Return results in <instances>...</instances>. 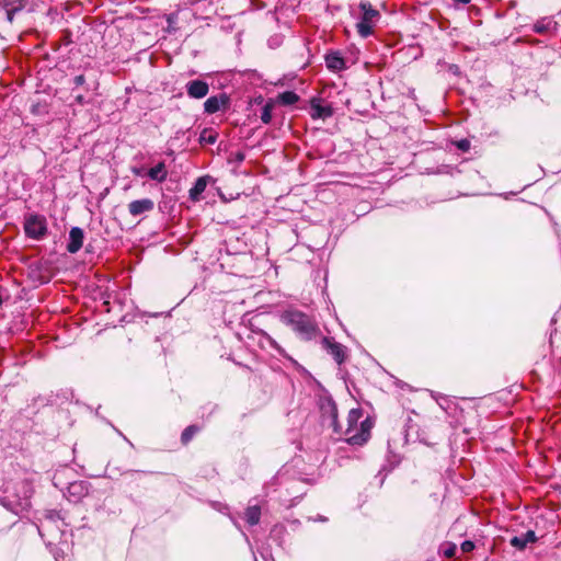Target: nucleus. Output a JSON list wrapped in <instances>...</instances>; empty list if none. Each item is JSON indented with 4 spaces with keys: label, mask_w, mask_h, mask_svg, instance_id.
<instances>
[{
    "label": "nucleus",
    "mask_w": 561,
    "mask_h": 561,
    "mask_svg": "<svg viewBox=\"0 0 561 561\" xmlns=\"http://www.w3.org/2000/svg\"><path fill=\"white\" fill-rule=\"evenodd\" d=\"M76 101H77L78 103L82 104V103H83V101H84V98H83L82 95H78V96L76 98Z\"/></svg>",
    "instance_id": "obj_42"
},
{
    "label": "nucleus",
    "mask_w": 561,
    "mask_h": 561,
    "mask_svg": "<svg viewBox=\"0 0 561 561\" xmlns=\"http://www.w3.org/2000/svg\"><path fill=\"white\" fill-rule=\"evenodd\" d=\"M131 172L137 175V176H142L144 173H145V169L144 168H137V167H134L131 168Z\"/></svg>",
    "instance_id": "obj_39"
},
{
    "label": "nucleus",
    "mask_w": 561,
    "mask_h": 561,
    "mask_svg": "<svg viewBox=\"0 0 561 561\" xmlns=\"http://www.w3.org/2000/svg\"><path fill=\"white\" fill-rule=\"evenodd\" d=\"M207 186V179L205 176L198 178L192 188L188 192V196L191 201L197 202L201 198V195L205 192Z\"/></svg>",
    "instance_id": "obj_20"
},
{
    "label": "nucleus",
    "mask_w": 561,
    "mask_h": 561,
    "mask_svg": "<svg viewBox=\"0 0 561 561\" xmlns=\"http://www.w3.org/2000/svg\"><path fill=\"white\" fill-rule=\"evenodd\" d=\"M85 82V78L83 75H78L73 78V83L76 87H80L82 84H84Z\"/></svg>",
    "instance_id": "obj_36"
},
{
    "label": "nucleus",
    "mask_w": 561,
    "mask_h": 561,
    "mask_svg": "<svg viewBox=\"0 0 561 561\" xmlns=\"http://www.w3.org/2000/svg\"><path fill=\"white\" fill-rule=\"evenodd\" d=\"M219 0H190L188 2H184V5L191 4L195 7V14L197 13H211L215 12V4Z\"/></svg>",
    "instance_id": "obj_18"
},
{
    "label": "nucleus",
    "mask_w": 561,
    "mask_h": 561,
    "mask_svg": "<svg viewBox=\"0 0 561 561\" xmlns=\"http://www.w3.org/2000/svg\"><path fill=\"white\" fill-rule=\"evenodd\" d=\"M538 540L534 530H527L520 536H514L510 540V545L517 550H524L528 543L536 542Z\"/></svg>",
    "instance_id": "obj_17"
},
{
    "label": "nucleus",
    "mask_w": 561,
    "mask_h": 561,
    "mask_svg": "<svg viewBox=\"0 0 561 561\" xmlns=\"http://www.w3.org/2000/svg\"><path fill=\"white\" fill-rule=\"evenodd\" d=\"M154 203L151 198H141L133 201L128 204V211L131 216L137 217L153 210Z\"/></svg>",
    "instance_id": "obj_13"
},
{
    "label": "nucleus",
    "mask_w": 561,
    "mask_h": 561,
    "mask_svg": "<svg viewBox=\"0 0 561 561\" xmlns=\"http://www.w3.org/2000/svg\"><path fill=\"white\" fill-rule=\"evenodd\" d=\"M264 339L266 341V343L274 350L276 351H279V346L278 344L276 343L275 340H273L270 335H264Z\"/></svg>",
    "instance_id": "obj_35"
},
{
    "label": "nucleus",
    "mask_w": 561,
    "mask_h": 561,
    "mask_svg": "<svg viewBox=\"0 0 561 561\" xmlns=\"http://www.w3.org/2000/svg\"><path fill=\"white\" fill-rule=\"evenodd\" d=\"M115 431L124 438V440H126L130 446H133L130 440L126 436H124L122 432H119L117 428H115Z\"/></svg>",
    "instance_id": "obj_40"
},
{
    "label": "nucleus",
    "mask_w": 561,
    "mask_h": 561,
    "mask_svg": "<svg viewBox=\"0 0 561 561\" xmlns=\"http://www.w3.org/2000/svg\"><path fill=\"white\" fill-rule=\"evenodd\" d=\"M347 423H348V427H347V431H348L351 428V411L348 412Z\"/></svg>",
    "instance_id": "obj_44"
},
{
    "label": "nucleus",
    "mask_w": 561,
    "mask_h": 561,
    "mask_svg": "<svg viewBox=\"0 0 561 561\" xmlns=\"http://www.w3.org/2000/svg\"><path fill=\"white\" fill-rule=\"evenodd\" d=\"M287 533V529L284 525L277 524L274 525L271 529V537L274 541H277L278 545H282L283 537Z\"/></svg>",
    "instance_id": "obj_26"
},
{
    "label": "nucleus",
    "mask_w": 561,
    "mask_h": 561,
    "mask_svg": "<svg viewBox=\"0 0 561 561\" xmlns=\"http://www.w3.org/2000/svg\"><path fill=\"white\" fill-rule=\"evenodd\" d=\"M201 426L195 424L185 427L181 434L182 444L187 445L194 438V436L201 432Z\"/></svg>",
    "instance_id": "obj_23"
},
{
    "label": "nucleus",
    "mask_w": 561,
    "mask_h": 561,
    "mask_svg": "<svg viewBox=\"0 0 561 561\" xmlns=\"http://www.w3.org/2000/svg\"><path fill=\"white\" fill-rule=\"evenodd\" d=\"M308 519L311 522H321V523H325L328 520V518L323 515H317L314 517H309Z\"/></svg>",
    "instance_id": "obj_38"
},
{
    "label": "nucleus",
    "mask_w": 561,
    "mask_h": 561,
    "mask_svg": "<svg viewBox=\"0 0 561 561\" xmlns=\"http://www.w3.org/2000/svg\"><path fill=\"white\" fill-rule=\"evenodd\" d=\"M352 414H353V424L357 423L364 416V410L353 408Z\"/></svg>",
    "instance_id": "obj_33"
},
{
    "label": "nucleus",
    "mask_w": 561,
    "mask_h": 561,
    "mask_svg": "<svg viewBox=\"0 0 561 561\" xmlns=\"http://www.w3.org/2000/svg\"><path fill=\"white\" fill-rule=\"evenodd\" d=\"M181 10V8L179 7L176 12H172L170 14L167 15V27H165V32H168L169 34H174L176 31H178V20H179V11Z\"/></svg>",
    "instance_id": "obj_24"
},
{
    "label": "nucleus",
    "mask_w": 561,
    "mask_h": 561,
    "mask_svg": "<svg viewBox=\"0 0 561 561\" xmlns=\"http://www.w3.org/2000/svg\"><path fill=\"white\" fill-rule=\"evenodd\" d=\"M456 147L462 151V152H467L469 149H470V141L466 138L463 139H460L456 142Z\"/></svg>",
    "instance_id": "obj_30"
},
{
    "label": "nucleus",
    "mask_w": 561,
    "mask_h": 561,
    "mask_svg": "<svg viewBox=\"0 0 561 561\" xmlns=\"http://www.w3.org/2000/svg\"><path fill=\"white\" fill-rule=\"evenodd\" d=\"M84 232L80 227H72L69 231V241L67 251L71 254L77 253L83 244Z\"/></svg>",
    "instance_id": "obj_14"
},
{
    "label": "nucleus",
    "mask_w": 561,
    "mask_h": 561,
    "mask_svg": "<svg viewBox=\"0 0 561 561\" xmlns=\"http://www.w3.org/2000/svg\"><path fill=\"white\" fill-rule=\"evenodd\" d=\"M147 174L153 181H157L159 183L164 182L168 176V172H167L164 162H159L157 165L149 169Z\"/></svg>",
    "instance_id": "obj_22"
},
{
    "label": "nucleus",
    "mask_w": 561,
    "mask_h": 561,
    "mask_svg": "<svg viewBox=\"0 0 561 561\" xmlns=\"http://www.w3.org/2000/svg\"><path fill=\"white\" fill-rule=\"evenodd\" d=\"M558 23L551 16H545L533 25V31L537 34H550L557 31Z\"/></svg>",
    "instance_id": "obj_16"
},
{
    "label": "nucleus",
    "mask_w": 561,
    "mask_h": 561,
    "mask_svg": "<svg viewBox=\"0 0 561 561\" xmlns=\"http://www.w3.org/2000/svg\"><path fill=\"white\" fill-rule=\"evenodd\" d=\"M457 547L455 543H448L444 550V554L447 558H453L456 554Z\"/></svg>",
    "instance_id": "obj_31"
},
{
    "label": "nucleus",
    "mask_w": 561,
    "mask_h": 561,
    "mask_svg": "<svg viewBox=\"0 0 561 561\" xmlns=\"http://www.w3.org/2000/svg\"><path fill=\"white\" fill-rule=\"evenodd\" d=\"M310 114L312 118H327L332 115V108L328 105L321 104L320 101H312L310 107Z\"/></svg>",
    "instance_id": "obj_19"
},
{
    "label": "nucleus",
    "mask_w": 561,
    "mask_h": 561,
    "mask_svg": "<svg viewBox=\"0 0 561 561\" xmlns=\"http://www.w3.org/2000/svg\"><path fill=\"white\" fill-rule=\"evenodd\" d=\"M456 3L468 4L471 0H453Z\"/></svg>",
    "instance_id": "obj_41"
},
{
    "label": "nucleus",
    "mask_w": 561,
    "mask_h": 561,
    "mask_svg": "<svg viewBox=\"0 0 561 561\" xmlns=\"http://www.w3.org/2000/svg\"><path fill=\"white\" fill-rule=\"evenodd\" d=\"M476 548V545L473 541L471 540H465L461 545H460V549L463 553H469L471 552L473 549Z\"/></svg>",
    "instance_id": "obj_29"
},
{
    "label": "nucleus",
    "mask_w": 561,
    "mask_h": 561,
    "mask_svg": "<svg viewBox=\"0 0 561 561\" xmlns=\"http://www.w3.org/2000/svg\"><path fill=\"white\" fill-rule=\"evenodd\" d=\"M91 484L88 481H73L70 482L64 495L69 502L79 503L90 492Z\"/></svg>",
    "instance_id": "obj_8"
},
{
    "label": "nucleus",
    "mask_w": 561,
    "mask_h": 561,
    "mask_svg": "<svg viewBox=\"0 0 561 561\" xmlns=\"http://www.w3.org/2000/svg\"><path fill=\"white\" fill-rule=\"evenodd\" d=\"M319 408L322 417L330 420V424L336 427L337 411L334 401L330 397H321L319 399Z\"/></svg>",
    "instance_id": "obj_10"
},
{
    "label": "nucleus",
    "mask_w": 561,
    "mask_h": 561,
    "mask_svg": "<svg viewBox=\"0 0 561 561\" xmlns=\"http://www.w3.org/2000/svg\"><path fill=\"white\" fill-rule=\"evenodd\" d=\"M24 231L34 240H42L47 234L46 219L42 216L32 215L25 219Z\"/></svg>",
    "instance_id": "obj_5"
},
{
    "label": "nucleus",
    "mask_w": 561,
    "mask_h": 561,
    "mask_svg": "<svg viewBox=\"0 0 561 561\" xmlns=\"http://www.w3.org/2000/svg\"><path fill=\"white\" fill-rule=\"evenodd\" d=\"M375 426V416L367 414L363 421H360L359 427L353 434V447L365 445L371 436V430Z\"/></svg>",
    "instance_id": "obj_7"
},
{
    "label": "nucleus",
    "mask_w": 561,
    "mask_h": 561,
    "mask_svg": "<svg viewBox=\"0 0 561 561\" xmlns=\"http://www.w3.org/2000/svg\"><path fill=\"white\" fill-rule=\"evenodd\" d=\"M217 141V134H215L213 130L204 129L199 135V142L201 144H209L213 145Z\"/></svg>",
    "instance_id": "obj_28"
},
{
    "label": "nucleus",
    "mask_w": 561,
    "mask_h": 561,
    "mask_svg": "<svg viewBox=\"0 0 561 561\" xmlns=\"http://www.w3.org/2000/svg\"><path fill=\"white\" fill-rule=\"evenodd\" d=\"M229 104V98L226 93H221L219 95H214L208 98L204 103V111L207 114H215L220 111L222 107H226Z\"/></svg>",
    "instance_id": "obj_12"
},
{
    "label": "nucleus",
    "mask_w": 561,
    "mask_h": 561,
    "mask_svg": "<svg viewBox=\"0 0 561 561\" xmlns=\"http://www.w3.org/2000/svg\"><path fill=\"white\" fill-rule=\"evenodd\" d=\"M111 2L114 4H122L124 0H111Z\"/></svg>",
    "instance_id": "obj_43"
},
{
    "label": "nucleus",
    "mask_w": 561,
    "mask_h": 561,
    "mask_svg": "<svg viewBox=\"0 0 561 561\" xmlns=\"http://www.w3.org/2000/svg\"><path fill=\"white\" fill-rule=\"evenodd\" d=\"M325 65L333 72H340L346 68L345 59L339 50L330 51L325 55Z\"/></svg>",
    "instance_id": "obj_15"
},
{
    "label": "nucleus",
    "mask_w": 561,
    "mask_h": 561,
    "mask_svg": "<svg viewBox=\"0 0 561 561\" xmlns=\"http://www.w3.org/2000/svg\"><path fill=\"white\" fill-rule=\"evenodd\" d=\"M231 520H232L233 525H236L237 527H239L238 523H237L233 518H231Z\"/></svg>",
    "instance_id": "obj_45"
},
{
    "label": "nucleus",
    "mask_w": 561,
    "mask_h": 561,
    "mask_svg": "<svg viewBox=\"0 0 561 561\" xmlns=\"http://www.w3.org/2000/svg\"><path fill=\"white\" fill-rule=\"evenodd\" d=\"M244 518H245V522L250 526L257 525L260 523V518H261V507H260V505H257V504H253V505L250 504L245 508Z\"/></svg>",
    "instance_id": "obj_21"
},
{
    "label": "nucleus",
    "mask_w": 561,
    "mask_h": 561,
    "mask_svg": "<svg viewBox=\"0 0 561 561\" xmlns=\"http://www.w3.org/2000/svg\"><path fill=\"white\" fill-rule=\"evenodd\" d=\"M19 10L20 8H7V18L10 22L13 21L14 13Z\"/></svg>",
    "instance_id": "obj_37"
},
{
    "label": "nucleus",
    "mask_w": 561,
    "mask_h": 561,
    "mask_svg": "<svg viewBox=\"0 0 561 561\" xmlns=\"http://www.w3.org/2000/svg\"><path fill=\"white\" fill-rule=\"evenodd\" d=\"M431 397L437 402L439 408L445 411V413L455 420L456 422H459V419L463 412V410L458 405V403L453 400L450 397L431 391Z\"/></svg>",
    "instance_id": "obj_6"
},
{
    "label": "nucleus",
    "mask_w": 561,
    "mask_h": 561,
    "mask_svg": "<svg viewBox=\"0 0 561 561\" xmlns=\"http://www.w3.org/2000/svg\"><path fill=\"white\" fill-rule=\"evenodd\" d=\"M322 348L333 357L337 365H342L345 359L346 347L341 343H337L332 337H322Z\"/></svg>",
    "instance_id": "obj_9"
},
{
    "label": "nucleus",
    "mask_w": 561,
    "mask_h": 561,
    "mask_svg": "<svg viewBox=\"0 0 561 561\" xmlns=\"http://www.w3.org/2000/svg\"><path fill=\"white\" fill-rule=\"evenodd\" d=\"M355 18V30L360 38H368L375 35L376 28L380 23L382 15L368 0H360L357 10L353 14Z\"/></svg>",
    "instance_id": "obj_3"
},
{
    "label": "nucleus",
    "mask_w": 561,
    "mask_h": 561,
    "mask_svg": "<svg viewBox=\"0 0 561 561\" xmlns=\"http://www.w3.org/2000/svg\"><path fill=\"white\" fill-rule=\"evenodd\" d=\"M278 101L283 105H294L299 101V96L294 91H285L278 94Z\"/></svg>",
    "instance_id": "obj_25"
},
{
    "label": "nucleus",
    "mask_w": 561,
    "mask_h": 561,
    "mask_svg": "<svg viewBox=\"0 0 561 561\" xmlns=\"http://www.w3.org/2000/svg\"><path fill=\"white\" fill-rule=\"evenodd\" d=\"M186 93L191 99H203L209 92V84L199 79L191 80L185 85Z\"/></svg>",
    "instance_id": "obj_11"
},
{
    "label": "nucleus",
    "mask_w": 561,
    "mask_h": 561,
    "mask_svg": "<svg viewBox=\"0 0 561 561\" xmlns=\"http://www.w3.org/2000/svg\"><path fill=\"white\" fill-rule=\"evenodd\" d=\"M33 484L28 478L8 481L0 495V504L13 514L23 517L31 508Z\"/></svg>",
    "instance_id": "obj_1"
},
{
    "label": "nucleus",
    "mask_w": 561,
    "mask_h": 561,
    "mask_svg": "<svg viewBox=\"0 0 561 561\" xmlns=\"http://www.w3.org/2000/svg\"><path fill=\"white\" fill-rule=\"evenodd\" d=\"M273 108H274V102L272 100H268L264 104V106L262 108V112H261V121L264 124H270L271 123Z\"/></svg>",
    "instance_id": "obj_27"
},
{
    "label": "nucleus",
    "mask_w": 561,
    "mask_h": 561,
    "mask_svg": "<svg viewBox=\"0 0 561 561\" xmlns=\"http://www.w3.org/2000/svg\"><path fill=\"white\" fill-rule=\"evenodd\" d=\"M385 471H386V467H382V468L379 470V472L376 474V477H375L376 479H378V480H379V481H378V486H379V488H381V485L383 484L385 479H386V476H387V473H388L390 470H388L387 472H385Z\"/></svg>",
    "instance_id": "obj_32"
},
{
    "label": "nucleus",
    "mask_w": 561,
    "mask_h": 561,
    "mask_svg": "<svg viewBox=\"0 0 561 561\" xmlns=\"http://www.w3.org/2000/svg\"><path fill=\"white\" fill-rule=\"evenodd\" d=\"M245 159V153L243 151H237L233 153V161L237 163L243 162Z\"/></svg>",
    "instance_id": "obj_34"
},
{
    "label": "nucleus",
    "mask_w": 561,
    "mask_h": 561,
    "mask_svg": "<svg viewBox=\"0 0 561 561\" xmlns=\"http://www.w3.org/2000/svg\"><path fill=\"white\" fill-rule=\"evenodd\" d=\"M67 526L60 512L49 510L44 513V517L39 519V524L36 525V528L39 536L46 541V545L49 546L57 537L65 535Z\"/></svg>",
    "instance_id": "obj_4"
},
{
    "label": "nucleus",
    "mask_w": 561,
    "mask_h": 561,
    "mask_svg": "<svg viewBox=\"0 0 561 561\" xmlns=\"http://www.w3.org/2000/svg\"><path fill=\"white\" fill-rule=\"evenodd\" d=\"M280 321L289 327L301 340L310 341L320 336L316 321L305 312L289 308L280 313Z\"/></svg>",
    "instance_id": "obj_2"
}]
</instances>
